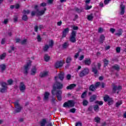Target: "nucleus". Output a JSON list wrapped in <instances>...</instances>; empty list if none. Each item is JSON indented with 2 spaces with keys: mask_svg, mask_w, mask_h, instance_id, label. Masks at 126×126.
Wrapping results in <instances>:
<instances>
[{
  "mask_svg": "<svg viewBox=\"0 0 126 126\" xmlns=\"http://www.w3.org/2000/svg\"><path fill=\"white\" fill-rule=\"evenodd\" d=\"M58 78L57 76L55 77L56 82L53 86V89L51 90V94L53 96L56 95L57 100H58V101H61L63 99V97L62 96L63 92L61 91V89H63V85L58 82Z\"/></svg>",
  "mask_w": 126,
  "mask_h": 126,
  "instance_id": "obj_1",
  "label": "nucleus"
},
{
  "mask_svg": "<svg viewBox=\"0 0 126 126\" xmlns=\"http://www.w3.org/2000/svg\"><path fill=\"white\" fill-rule=\"evenodd\" d=\"M13 104L15 106V110L14 112V114H18V113H20L21 111H22V109L23 107L19 104V100H16V102H14Z\"/></svg>",
  "mask_w": 126,
  "mask_h": 126,
  "instance_id": "obj_2",
  "label": "nucleus"
},
{
  "mask_svg": "<svg viewBox=\"0 0 126 126\" xmlns=\"http://www.w3.org/2000/svg\"><path fill=\"white\" fill-rule=\"evenodd\" d=\"M77 33V32L75 31H72L71 32L69 38V41L71 43H76Z\"/></svg>",
  "mask_w": 126,
  "mask_h": 126,
  "instance_id": "obj_3",
  "label": "nucleus"
},
{
  "mask_svg": "<svg viewBox=\"0 0 126 126\" xmlns=\"http://www.w3.org/2000/svg\"><path fill=\"white\" fill-rule=\"evenodd\" d=\"M75 103L73 100H68L67 102H65L63 104V107L64 108H70L74 107Z\"/></svg>",
  "mask_w": 126,
  "mask_h": 126,
  "instance_id": "obj_4",
  "label": "nucleus"
},
{
  "mask_svg": "<svg viewBox=\"0 0 126 126\" xmlns=\"http://www.w3.org/2000/svg\"><path fill=\"white\" fill-rule=\"evenodd\" d=\"M100 85H101V83L100 82H97L94 85H91V86L89 87V89L90 91L94 92L96 89H98V87H99Z\"/></svg>",
  "mask_w": 126,
  "mask_h": 126,
  "instance_id": "obj_5",
  "label": "nucleus"
},
{
  "mask_svg": "<svg viewBox=\"0 0 126 126\" xmlns=\"http://www.w3.org/2000/svg\"><path fill=\"white\" fill-rule=\"evenodd\" d=\"M103 100L104 102H108V105L109 106H111V105H113V102H114V100L113 98L110 97V96L106 94L103 97Z\"/></svg>",
  "mask_w": 126,
  "mask_h": 126,
  "instance_id": "obj_6",
  "label": "nucleus"
},
{
  "mask_svg": "<svg viewBox=\"0 0 126 126\" xmlns=\"http://www.w3.org/2000/svg\"><path fill=\"white\" fill-rule=\"evenodd\" d=\"M2 88H0L1 93H5L7 91V84L5 82H2L0 83Z\"/></svg>",
  "mask_w": 126,
  "mask_h": 126,
  "instance_id": "obj_7",
  "label": "nucleus"
},
{
  "mask_svg": "<svg viewBox=\"0 0 126 126\" xmlns=\"http://www.w3.org/2000/svg\"><path fill=\"white\" fill-rule=\"evenodd\" d=\"M88 74H89V69L88 68H85L80 71L79 75L80 77H83V76H85V75H87Z\"/></svg>",
  "mask_w": 126,
  "mask_h": 126,
  "instance_id": "obj_8",
  "label": "nucleus"
},
{
  "mask_svg": "<svg viewBox=\"0 0 126 126\" xmlns=\"http://www.w3.org/2000/svg\"><path fill=\"white\" fill-rule=\"evenodd\" d=\"M30 66H31V62H29L26 65H24V74H28V71L29 70V68H30Z\"/></svg>",
  "mask_w": 126,
  "mask_h": 126,
  "instance_id": "obj_9",
  "label": "nucleus"
},
{
  "mask_svg": "<svg viewBox=\"0 0 126 126\" xmlns=\"http://www.w3.org/2000/svg\"><path fill=\"white\" fill-rule=\"evenodd\" d=\"M68 32H69V28H67L66 29H64L62 32V37L65 38V37H66V35L68 34Z\"/></svg>",
  "mask_w": 126,
  "mask_h": 126,
  "instance_id": "obj_10",
  "label": "nucleus"
},
{
  "mask_svg": "<svg viewBox=\"0 0 126 126\" xmlns=\"http://www.w3.org/2000/svg\"><path fill=\"white\" fill-rule=\"evenodd\" d=\"M20 84L19 87L20 91H21V92H24V91L26 90V86H25L23 82H21L20 83Z\"/></svg>",
  "mask_w": 126,
  "mask_h": 126,
  "instance_id": "obj_11",
  "label": "nucleus"
},
{
  "mask_svg": "<svg viewBox=\"0 0 126 126\" xmlns=\"http://www.w3.org/2000/svg\"><path fill=\"white\" fill-rule=\"evenodd\" d=\"M47 10V8H44V10H42L41 11L39 10L37 11L36 15L37 16H42L43 14H45V11Z\"/></svg>",
  "mask_w": 126,
  "mask_h": 126,
  "instance_id": "obj_12",
  "label": "nucleus"
},
{
  "mask_svg": "<svg viewBox=\"0 0 126 126\" xmlns=\"http://www.w3.org/2000/svg\"><path fill=\"white\" fill-rule=\"evenodd\" d=\"M120 9H121V12H120L121 15H124V14H125V12H126V5L124 4L120 5Z\"/></svg>",
  "mask_w": 126,
  "mask_h": 126,
  "instance_id": "obj_13",
  "label": "nucleus"
},
{
  "mask_svg": "<svg viewBox=\"0 0 126 126\" xmlns=\"http://www.w3.org/2000/svg\"><path fill=\"white\" fill-rule=\"evenodd\" d=\"M63 65V61H62L57 62L55 65L56 68H60V67H62Z\"/></svg>",
  "mask_w": 126,
  "mask_h": 126,
  "instance_id": "obj_14",
  "label": "nucleus"
},
{
  "mask_svg": "<svg viewBox=\"0 0 126 126\" xmlns=\"http://www.w3.org/2000/svg\"><path fill=\"white\" fill-rule=\"evenodd\" d=\"M75 87H76V84H71L69 86L66 87V89L67 90H73V89H74Z\"/></svg>",
  "mask_w": 126,
  "mask_h": 126,
  "instance_id": "obj_15",
  "label": "nucleus"
},
{
  "mask_svg": "<svg viewBox=\"0 0 126 126\" xmlns=\"http://www.w3.org/2000/svg\"><path fill=\"white\" fill-rule=\"evenodd\" d=\"M105 35L104 34H101L99 37V39L98 40V42L100 44H104V42L105 41Z\"/></svg>",
  "mask_w": 126,
  "mask_h": 126,
  "instance_id": "obj_16",
  "label": "nucleus"
},
{
  "mask_svg": "<svg viewBox=\"0 0 126 126\" xmlns=\"http://www.w3.org/2000/svg\"><path fill=\"white\" fill-rule=\"evenodd\" d=\"M118 32H116L114 34L115 36H117V37H121L123 35V29H119L117 31Z\"/></svg>",
  "mask_w": 126,
  "mask_h": 126,
  "instance_id": "obj_17",
  "label": "nucleus"
},
{
  "mask_svg": "<svg viewBox=\"0 0 126 126\" xmlns=\"http://www.w3.org/2000/svg\"><path fill=\"white\" fill-rule=\"evenodd\" d=\"M84 63L85 65L89 66L90 65V64H91V63H92L91 59L90 58H86L84 60Z\"/></svg>",
  "mask_w": 126,
  "mask_h": 126,
  "instance_id": "obj_18",
  "label": "nucleus"
},
{
  "mask_svg": "<svg viewBox=\"0 0 126 126\" xmlns=\"http://www.w3.org/2000/svg\"><path fill=\"white\" fill-rule=\"evenodd\" d=\"M59 78L61 80V81H63V79L64 78V72H61L58 74Z\"/></svg>",
  "mask_w": 126,
  "mask_h": 126,
  "instance_id": "obj_19",
  "label": "nucleus"
},
{
  "mask_svg": "<svg viewBox=\"0 0 126 126\" xmlns=\"http://www.w3.org/2000/svg\"><path fill=\"white\" fill-rule=\"evenodd\" d=\"M49 96H50V93L45 92L44 93V96L43 98L44 101H47L49 99Z\"/></svg>",
  "mask_w": 126,
  "mask_h": 126,
  "instance_id": "obj_20",
  "label": "nucleus"
},
{
  "mask_svg": "<svg viewBox=\"0 0 126 126\" xmlns=\"http://www.w3.org/2000/svg\"><path fill=\"white\" fill-rule=\"evenodd\" d=\"M96 99H97V96L95 94H94L90 97V102H94Z\"/></svg>",
  "mask_w": 126,
  "mask_h": 126,
  "instance_id": "obj_21",
  "label": "nucleus"
},
{
  "mask_svg": "<svg viewBox=\"0 0 126 126\" xmlns=\"http://www.w3.org/2000/svg\"><path fill=\"white\" fill-rule=\"evenodd\" d=\"M121 67L120 66V65L116 64L114 65H113L112 66V68L113 69H115V70H117V71H119V70H120Z\"/></svg>",
  "mask_w": 126,
  "mask_h": 126,
  "instance_id": "obj_22",
  "label": "nucleus"
},
{
  "mask_svg": "<svg viewBox=\"0 0 126 126\" xmlns=\"http://www.w3.org/2000/svg\"><path fill=\"white\" fill-rule=\"evenodd\" d=\"M75 10L78 13H81V12H83V11H84V9L83 8H79L78 7H75Z\"/></svg>",
  "mask_w": 126,
  "mask_h": 126,
  "instance_id": "obj_23",
  "label": "nucleus"
},
{
  "mask_svg": "<svg viewBox=\"0 0 126 126\" xmlns=\"http://www.w3.org/2000/svg\"><path fill=\"white\" fill-rule=\"evenodd\" d=\"M50 59H51V57L49 56V55L48 54H46L44 55V60L45 62H49L50 61Z\"/></svg>",
  "mask_w": 126,
  "mask_h": 126,
  "instance_id": "obj_24",
  "label": "nucleus"
},
{
  "mask_svg": "<svg viewBox=\"0 0 126 126\" xmlns=\"http://www.w3.org/2000/svg\"><path fill=\"white\" fill-rule=\"evenodd\" d=\"M46 124H47V120L45 119H42V121L40 122V126H46Z\"/></svg>",
  "mask_w": 126,
  "mask_h": 126,
  "instance_id": "obj_25",
  "label": "nucleus"
},
{
  "mask_svg": "<svg viewBox=\"0 0 126 126\" xmlns=\"http://www.w3.org/2000/svg\"><path fill=\"white\" fill-rule=\"evenodd\" d=\"M48 72L46 71V72H44L43 73H41L39 75L40 77H41V78H42L43 77H46V76H47V75H48Z\"/></svg>",
  "mask_w": 126,
  "mask_h": 126,
  "instance_id": "obj_26",
  "label": "nucleus"
},
{
  "mask_svg": "<svg viewBox=\"0 0 126 126\" xmlns=\"http://www.w3.org/2000/svg\"><path fill=\"white\" fill-rule=\"evenodd\" d=\"M94 112H99L100 110V108L99 107V105L98 104H96L94 106Z\"/></svg>",
  "mask_w": 126,
  "mask_h": 126,
  "instance_id": "obj_27",
  "label": "nucleus"
},
{
  "mask_svg": "<svg viewBox=\"0 0 126 126\" xmlns=\"http://www.w3.org/2000/svg\"><path fill=\"white\" fill-rule=\"evenodd\" d=\"M6 57V53L4 52L0 55V60H4Z\"/></svg>",
  "mask_w": 126,
  "mask_h": 126,
  "instance_id": "obj_28",
  "label": "nucleus"
},
{
  "mask_svg": "<svg viewBox=\"0 0 126 126\" xmlns=\"http://www.w3.org/2000/svg\"><path fill=\"white\" fill-rule=\"evenodd\" d=\"M71 61H72V58L70 56L68 57L66 60V63L69 64L71 63Z\"/></svg>",
  "mask_w": 126,
  "mask_h": 126,
  "instance_id": "obj_29",
  "label": "nucleus"
},
{
  "mask_svg": "<svg viewBox=\"0 0 126 126\" xmlns=\"http://www.w3.org/2000/svg\"><path fill=\"white\" fill-rule=\"evenodd\" d=\"M36 71H37V69H36V67H34L32 69L31 75H34V74H36Z\"/></svg>",
  "mask_w": 126,
  "mask_h": 126,
  "instance_id": "obj_30",
  "label": "nucleus"
},
{
  "mask_svg": "<svg viewBox=\"0 0 126 126\" xmlns=\"http://www.w3.org/2000/svg\"><path fill=\"white\" fill-rule=\"evenodd\" d=\"M68 46H69V44L67 42H64V43L62 45L63 49H66V48H67Z\"/></svg>",
  "mask_w": 126,
  "mask_h": 126,
  "instance_id": "obj_31",
  "label": "nucleus"
},
{
  "mask_svg": "<svg viewBox=\"0 0 126 126\" xmlns=\"http://www.w3.org/2000/svg\"><path fill=\"white\" fill-rule=\"evenodd\" d=\"M104 66L106 67L109 64V61L106 59L103 60Z\"/></svg>",
  "mask_w": 126,
  "mask_h": 126,
  "instance_id": "obj_32",
  "label": "nucleus"
},
{
  "mask_svg": "<svg viewBox=\"0 0 126 126\" xmlns=\"http://www.w3.org/2000/svg\"><path fill=\"white\" fill-rule=\"evenodd\" d=\"M0 67L2 71H4V70H5V68H6V66L5 65V64H2L0 65Z\"/></svg>",
  "mask_w": 126,
  "mask_h": 126,
  "instance_id": "obj_33",
  "label": "nucleus"
},
{
  "mask_svg": "<svg viewBox=\"0 0 126 126\" xmlns=\"http://www.w3.org/2000/svg\"><path fill=\"white\" fill-rule=\"evenodd\" d=\"M92 72L94 73V74L96 75V74H98V70H97V68L96 67H93L92 68Z\"/></svg>",
  "mask_w": 126,
  "mask_h": 126,
  "instance_id": "obj_34",
  "label": "nucleus"
},
{
  "mask_svg": "<svg viewBox=\"0 0 126 126\" xmlns=\"http://www.w3.org/2000/svg\"><path fill=\"white\" fill-rule=\"evenodd\" d=\"M22 19L24 21H27L28 20V16H27V15H23Z\"/></svg>",
  "mask_w": 126,
  "mask_h": 126,
  "instance_id": "obj_35",
  "label": "nucleus"
},
{
  "mask_svg": "<svg viewBox=\"0 0 126 126\" xmlns=\"http://www.w3.org/2000/svg\"><path fill=\"white\" fill-rule=\"evenodd\" d=\"M82 103H83V106H87V105H88V104L89 103L88 101L86 99H84Z\"/></svg>",
  "mask_w": 126,
  "mask_h": 126,
  "instance_id": "obj_36",
  "label": "nucleus"
},
{
  "mask_svg": "<svg viewBox=\"0 0 126 126\" xmlns=\"http://www.w3.org/2000/svg\"><path fill=\"white\" fill-rule=\"evenodd\" d=\"M7 82L8 84L7 85H12V84L13 83V80H12V79H9L7 81Z\"/></svg>",
  "mask_w": 126,
  "mask_h": 126,
  "instance_id": "obj_37",
  "label": "nucleus"
},
{
  "mask_svg": "<svg viewBox=\"0 0 126 126\" xmlns=\"http://www.w3.org/2000/svg\"><path fill=\"white\" fill-rule=\"evenodd\" d=\"M86 96H87V92H84L82 94L81 97L82 99H84Z\"/></svg>",
  "mask_w": 126,
  "mask_h": 126,
  "instance_id": "obj_38",
  "label": "nucleus"
},
{
  "mask_svg": "<svg viewBox=\"0 0 126 126\" xmlns=\"http://www.w3.org/2000/svg\"><path fill=\"white\" fill-rule=\"evenodd\" d=\"M22 13L25 15H26V14H29L30 13V10H24L22 12Z\"/></svg>",
  "mask_w": 126,
  "mask_h": 126,
  "instance_id": "obj_39",
  "label": "nucleus"
},
{
  "mask_svg": "<svg viewBox=\"0 0 126 126\" xmlns=\"http://www.w3.org/2000/svg\"><path fill=\"white\" fill-rule=\"evenodd\" d=\"M122 104H123V101H118L116 103V107L117 108H119V107H120V106H121V105H122Z\"/></svg>",
  "mask_w": 126,
  "mask_h": 126,
  "instance_id": "obj_40",
  "label": "nucleus"
},
{
  "mask_svg": "<svg viewBox=\"0 0 126 126\" xmlns=\"http://www.w3.org/2000/svg\"><path fill=\"white\" fill-rule=\"evenodd\" d=\"M94 120H95V123L99 124V123H100V122L101 121V118H100V117H95Z\"/></svg>",
  "mask_w": 126,
  "mask_h": 126,
  "instance_id": "obj_41",
  "label": "nucleus"
},
{
  "mask_svg": "<svg viewBox=\"0 0 126 126\" xmlns=\"http://www.w3.org/2000/svg\"><path fill=\"white\" fill-rule=\"evenodd\" d=\"M49 48H50V46H49V45H45L43 47L44 52H47V51H48V50L49 49Z\"/></svg>",
  "mask_w": 126,
  "mask_h": 126,
  "instance_id": "obj_42",
  "label": "nucleus"
},
{
  "mask_svg": "<svg viewBox=\"0 0 126 126\" xmlns=\"http://www.w3.org/2000/svg\"><path fill=\"white\" fill-rule=\"evenodd\" d=\"M95 104H97V105H99V106H102L103 105V101L96 100L95 101Z\"/></svg>",
  "mask_w": 126,
  "mask_h": 126,
  "instance_id": "obj_43",
  "label": "nucleus"
},
{
  "mask_svg": "<svg viewBox=\"0 0 126 126\" xmlns=\"http://www.w3.org/2000/svg\"><path fill=\"white\" fill-rule=\"evenodd\" d=\"M87 18H88V20H89V21H91V20H92L93 18H94V17L92 15V14H91V15H88Z\"/></svg>",
  "mask_w": 126,
  "mask_h": 126,
  "instance_id": "obj_44",
  "label": "nucleus"
},
{
  "mask_svg": "<svg viewBox=\"0 0 126 126\" xmlns=\"http://www.w3.org/2000/svg\"><path fill=\"white\" fill-rule=\"evenodd\" d=\"M48 46L49 47H51V48H53V46H54V40H51L49 41V45Z\"/></svg>",
  "mask_w": 126,
  "mask_h": 126,
  "instance_id": "obj_45",
  "label": "nucleus"
},
{
  "mask_svg": "<svg viewBox=\"0 0 126 126\" xmlns=\"http://www.w3.org/2000/svg\"><path fill=\"white\" fill-rule=\"evenodd\" d=\"M117 90H118V86L116 85L113 86V93H115L117 91Z\"/></svg>",
  "mask_w": 126,
  "mask_h": 126,
  "instance_id": "obj_46",
  "label": "nucleus"
},
{
  "mask_svg": "<svg viewBox=\"0 0 126 126\" xmlns=\"http://www.w3.org/2000/svg\"><path fill=\"white\" fill-rule=\"evenodd\" d=\"M93 105H90L88 108V111L89 112H92V111H93Z\"/></svg>",
  "mask_w": 126,
  "mask_h": 126,
  "instance_id": "obj_47",
  "label": "nucleus"
},
{
  "mask_svg": "<svg viewBox=\"0 0 126 126\" xmlns=\"http://www.w3.org/2000/svg\"><path fill=\"white\" fill-rule=\"evenodd\" d=\"M66 78L67 80H70L71 78V75L68 74L66 76Z\"/></svg>",
  "mask_w": 126,
  "mask_h": 126,
  "instance_id": "obj_48",
  "label": "nucleus"
},
{
  "mask_svg": "<svg viewBox=\"0 0 126 126\" xmlns=\"http://www.w3.org/2000/svg\"><path fill=\"white\" fill-rule=\"evenodd\" d=\"M37 15V11H32L31 13L32 16H35V15Z\"/></svg>",
  "mask_w": 126,
  "mask_h": 126,
  "instance_id": "obj_49",
  "label": "nucleus"
},
{
  "mask_svg": "<svg viewBox=\"0 0 126 126\" xmlns=\"http://www.w3.org/2000/svg\"><path fill=\"white\" fill-rule=\"evenodd\" d=\"M37 39L38 42H41V41H42V38H41V35H38L37 37Z\"/></svg>",
  "mask_w": 126,
  "mask_h": 126,
  "instance_id": "obj_50",
  "label": "nucleus"
},
{
  "mask_svg": "<svg viewBox=\"0 0 126 126\" xmlns=\"http://www.w3.org/2000/svg\"><path fill=\"white\" fill-rule=\"evenodd\" d=\"M91 8H92V5L87 6L85 9V10H89V9H91Z\"/></svg>",
  "mask_w": 126,
  "mask_h": 126,
  "instance_id": "obj_51",
  "label": "nucleus"
},
{
  "mask_svg": "<svg viewBox=\"0 0 126 126\" xmlns=\"http://www.w3.org/2000/svg\"><path fill=\"white\" fill-rule=\"evenodd\" d=\"M75 126H82V123L80 122L76 123Z\"/></svg>",
  "mask_w": 126,
  "mask_h": 126,
  "instance_id": "obj_52",
  "label": "nucleus"
},
{
  "mask_svg": "<svg viewBox=\"0 0 126 126\" xmlns=\"http://www.w3.org/2000/svg\"><path fill=\"white\" fill-rule=\"evenodd\" d=\"M75 111H76V109L75 108H71L70 109V112L73 113V114L75 113Z\"/></svg>",
  "mask_w": 126,
  "mask_h": 126,
  "instance_id": "obj_53",
  "label": "nucleus"
},
{
  "mask_svg": "<svg viewBox=\"0 0 126 126\" xmlns=\"http://www.w3.org/2000/svg\"><path fill=\"white\" fill-rule=\"evenodd\" d=\"M27 42V39H24L23 40H22L21 42V44L22 45H24L25 44H26V42Z\"/></svg>",
  "mask_w": 126,
  "mask_h": 126,
  "instance_id": "obj_54",
  "label": "nucleus"
},
{
  "mask_svg": "<svg viewBox=\"0 0 126 126\" xmlns=\"http://www.w3.org/2000/svg\"><path fill=\"white\" fill-rule=\"evenodd\" d=\"M55 102H56V98H55L54 97H52V98L51 99L52 104H55Z\"/></svg>",
  "mask_w": 126,
  "mask_h": 126,
  "instance_id": "obj_55",
  "label": "nucleus"
},
{
  "mask_svg": "<svg viewBox=\"0 0 126 126\" xmlns=\"http://www.w3.org/2000/svg\"><path fill=\"white\" fill-rule=\"evenodd\" d=\"M116 53H120L121 52V47H118L116 48Z\"/></svg>",
  "mask_w": 126,
  "mask_h": 126,
  "instance_id": "obj_56",
  "label": "nucleus"
},
{
  "mask_svg": "<svg viewBox=\"0 0 126 126\" xmlns=\"http://www.w3.org/2000/svg\"><path fill=\"white\" fill-rule=\"evenodd\" d=\"M110 32H111V33L114 34L115 33V32L116 31V30L114 28H110Z\"/></svg>",
  "mask_w": 126,
  "mask_h": 126,
  "instance_id": "obj_57",
  "label": "nucleus"
},
{
  "mask_svg": "<svg viewBox=\"0 0 126 126\" xmlns=\"http://www.w3.org/2000/svg\"><path fill=\"white\" fill-rule=\"evenodd\" d=\"M5 43V38H2L1 41V45H4Z\"/></svg>",
  "mask_w": 126,
  "mask_h": 126,
  "instance_id": "obj_58",
  "label": "nucleus"
},
{
  "mask_svg": "<svg viewBox=\"0 0 126 126\" xmlns=\"http://www.w3.org/2000/svg\"><path fill=\"white\" fill-rule=\"evenodd\" d=\"M104 29L102 28H98V33H102L103 32Z\"/></svg>",
  "mask_w": 126,
  "mask_h": 126,
  "instance_id": "obj_59",
  "label": "nucleus"
},
{
  "mask_svg": "<svg viewBox=\"0 0 126 126\" xmlns=\"http://www.w3.org/2000/svg\"><path fill=\"white\" fill-rule=\"evenodd\" d=\"M47 5V3L46 2H42L40 4V6H42L43 7L46 6Z\"/></svg>",
  "mask_w": 126,
  "mask_h": 126,
  "instance_id": "obj_60",
  "label": "nucleus"
},
{
  "mask_svg": "<svg viewBox=\"0 0 126 126\" xmlns=\"http://www.w3.org/2000/svg\"><path fill=\"white\" fill-rule=\"evenodd\" d=\"M78 57H79V53H78V52H77L76 54L74 55V58L75 59H77Z\"/></svg>",
  "mask_w": 126,
  "mask_h": 126,
  "instance_id": "obj_61",
  "label": "nucleus"
},
{
  "mask_svg": "<svg viewBox=\"0 0 126 126\" xmlns=\"http://www.w3.org/2000/svg\"><path fill=\"white\" fill-rule=\"evenodd\" d=\"M62 24H63V22H62V21L57 22V26H61Z\"/></svg>",
  "mask_w": 126,
  "mask_h": 126,
  "instance_id": "obj_62",
  "label": "nucleus"
},
{
  "mask_svg": "<svg viewBox=\"0 0 126 126\" xmlns=\"http://www.w3.org/2000/svg\"><path fill=\"white\" fill-rule=\"evenodd\" d=\"M111 0H104V4H108L109 2H110Z\"/></svg>",
  "mask_w": 126,
  "mask_h": 126,
  "instance_id": "obj_63",
  "label": "nucleus"
},
{
  "mask_svg": "<svg viewBox=\"0 0 126 126\" xmlns=\"http://www.w3.org/2000/svg\"><path fill=\"white\" fill-rule=\"evenodd\" d=\"M20 7V5L19 3H17L15 5V8L16 9H18Z\"/></svg>",
  "mask_w": 126,
  "mask_h": 126,
  "instance_id": "obj_64",
  "label": "nucleus"
}]
</instances>
